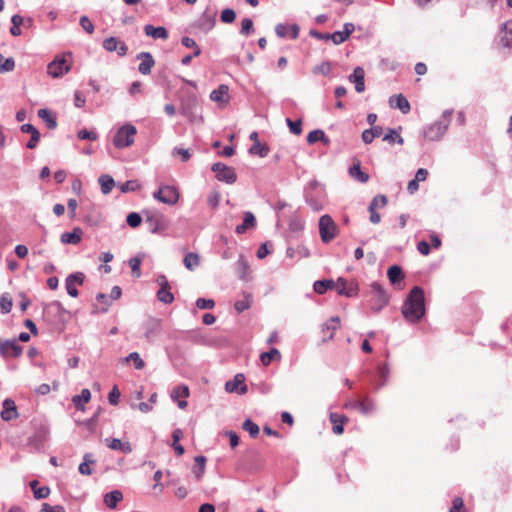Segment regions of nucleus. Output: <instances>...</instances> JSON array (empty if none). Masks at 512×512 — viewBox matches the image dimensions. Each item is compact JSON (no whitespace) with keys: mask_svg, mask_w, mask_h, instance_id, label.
I'll use <instances>...</instances> for the list:
<instances>
[{"mask_svg":"<svg viewBox=\"0 0 512 512\" xmlns=\"http://www.w3.org/2000/svg\"><path fill=\"white\" fill-rule=\"evenodd\" d=\"M339 295L346 297H354L358 294V284L354 281L348 282L346 279L339 277L334 287Z\"/></svg>","mask_w":512,"mask_h":512,"instance_id":"9d476101","label":"nucleus"},{"mask_svg":"<svg viewBox=\"0 0 512 512\" xmlns=\"http://www.w3.org/2000/svg\"><path fill=\"white\" fill-rule=\"evenodd\" d=\"M18 417L17 408L15 402L12 399H5L3 401V410L1 412V418L4 421H10Z\"/></svg>","mask_w":512,"mask_h":512,"instance_id":"6ab92c4d","label":"nucleus"},{"mask_svg":"<svg viewBox=\"0 0 512 512\" xmlns=\"http://www.w3.org/2000/svg\"><path fill=\"white\" fill-rule=\"evenodd\" d=\"M85 275L82 272H76L73 274H70L66 278V282L73 283L74 285H81L84 282Z\"/></svg>","mask_w":512,"mask_h":512,"instance_id":"e2e57ef3","label":"nucleus"},{"mask_svg":"<svg viewBox=\"0 0 512 512\" xmlns=\"http://www.w3.org/2000/svg\"><path fill=\"white\" fill-rule=\"evenodd\" d=\"M269 152V147L266 144L256 141L249 149V153L252 155H259L260 157H266Z\"/></svg>","mask_w":512,"mask_h":512,"instance_id":"79ce46f5","label":"nucleus"},{"mask_svg":"<svg viewBox=\"0 0 512 512\" xmlns=\"http://www.w3.org/2000/svg\"><path fill=\"white\" fill-rule=\"evenodd\" d=\"M122 499V492L119 490H113L104 496V503L110 509H114Z\"/></svg>","mask_w":512,"mask_h":512,"instance_id":"c756f323","label":"nucleus"},{"mask_svg":"<svg viewBox=\"0 0 512 512\" xmlns=\"http://www.w3.org/2000/svg\"><path fill=\"white\" fill-rule=\"evenodd\" d=\"M161 328L160 320L150 319L146 325L145 337L148 341H152L154 337L159 333Z\"/></svg>","mask_w":512,"mask_h":512,"instance_id":"cd10ccee","label":"nucleus"},{"mask_svg":"<svg viewBox=\"0 0 512 512\" xmlns=\"http://www.w3.org/2000/svg\"><path fill=\"white\" fill-rule=\"evenodd\" d=\"M329 418L330 422L333 424V432L337 435L342 434L344 431L343 424L348 421V418L337 413H331Z\"/></svg>","mask_w":512,"mask_h":512,"instance_id":"a878e982","label":"nucleus"},{"mask_svg":"<svg viewBox=\"0 0 512 512\" xmlns=\"http://www.w3.org/2000/svg\"><path fill=\"white\" fill-rule=\"evenodd\" d=\"M355 27L352 23H345L343 31H336L331 34V41L338 45L346 41V39L353 33Z\"/></svg>","mask_w":512,"mask_h":512,"instance_id":"aec40b11","label":"nucleus"},{"mask_svg":"<svg viewBox=\"0 0 512 512\" xmlns=\"http://www.w3.org/2000/svg\"><path fill=\"white\" fill-rule=\"evenodd\" d=\"M143 257H144V255H138L129 260V266L132 270V273L137 278H139L141 276L140 266H141Z\"/></svg>","mask_w":512,"mask_h":512,"instance_id":"49530a36","label":"nucleus"},{"mask_svg":"<svg viewBox=\"0 0 512 512\" xmlns=\"http://www.w3.org/2000/svg\"><path fill=\"white\" fill-rule=\"evenodd\" d=\"M253 31V21L250 18H244L241 21L240 33L242 35H249Z\"/></svg>","mask_w":512,"mask_h":512,"instance_id":"052dcab7","label":"nucleus"},{"mask_svg":"<svg viewBox=\"0 0 512 512\" xmlns=\"http://www.w3.org/2000/svg\"><path fill=\"white\" fill-rule=\"evenodd\" d=\"M95 462L96 461H95L93 455L91 453H86L83 456V462L80 463L79 468H78L80 474L87 475V476L91 475L92 469L90 468V466L94 465Z\"/></svg>","mask_w":512,"mask_h":512,"instance_id":"72a5a7b5","label":"nucleus"},{"mask_svg":"<svg viewBox=\"0 0 512 512\" xmlns=\"http://www.w3.org/2000/svg\"><path fill=\"white\" fill-rule=\"evenodd\" d=\"M255 225H256V218H255V216L253 215L252 212L247 211V212L244 213L243 223L236 226L235 232L237 234H243L248 229L253 228Z\"/></svg>","mask_w":512,"mask_h":512,"instance_id":"393cba45","label":"nucleus"},{"mask_svg":"<svg viewBox=\"0 0 512 512\" xmlns=\"http://www.w3.org/2000/svg\"><path fill=\"white\" fill-rule=\"evenodd\" d=\"M424 291L421 287L415 286L411 289L402 306V314L409 322L416 323L425 314Z\"/></svg>","mask_w":512,"mask_h":512,"instance_id":"f257e3e1","label":"nucleus"},{"mask_svg":"<svg viewBox=\"0 0 512 512\" xmlns=\"http://www.w3.org/2000/svg\"><path fill=\"white\" fill-rule=\"evenodd\" d=\"M195 466L193 469V472L197 479H200L205 471V465H206V457L204 456H196L195 459Z\"/></svg>","mask_w":512,"mask_h":512,"instance_id":"37998d69","label":"nucleus"},{"mask_svg":"<svg viewBox=\"0 0 512 512\" xmlns=\"http://www.w3.org/2000/svg\"><path fill=\"white\" fill-rule=\"evenodd\" d=\"M71 54L68 53L67 55H61L56 56L55 59L50 62L47 66V73L53 78H59L63 75L67 74L70 69L71 65L68 63L67 57H70Z\"/></svg>","mask_w":512,"mask_h":512,"instance_id":"423d86ee","label":"nucleus"},{"mask_svg":"<svg viewBox=\"0 0 512 512\" xmlns=\"http://www.w3.org/2000/svg\"><path fill=\"white\" fill-rule=\"evenodd\" d=\"M286 122L291 133L295 135H300L302 133V121L300 119L293 121L290 118H287Z\"/></svg>","mask_w":512,"mask_h":512,"instance_id":"5fc2aeb1","label":"nucleus"},{"mask_svg":"<svg viewBox=\"0 0 512 512\" xmlns=\"http://www.w3.org/2000/svg\"><path fill=\"white\" fill-rule=\"evenodd\" d=\"M452 110H445L440 119L430 125L424 132L425 138L430 141H438L446 133L452 116Z\"/></svg>","mask_w":512,"mask_h":512,"instance_id":"f03ea898","label":"nucleus"},{"mask_svg":"<svg viewBox=\"0 0 512 512\" xmlns=\"http://www.w3.org/2000/svg\"><path fill=\"white\" fill-rule=\"evenodd\" d=\"M319 233L322 242H331L338 233V227L328 214L322 215L319 219Z\"/></svg>","mask_w":512,"mask_h":512,"instance_id":"39448f33","label":"nucleus"},{"mask_svg":"<svg viewBox=\"0 0 512 512\" xmlns=\"http://www.w3.org/2000/svg\"><path fill=\"white\" fill-rule=\"evenodd\" d=\"M211 170L215 173L217 180L227 184H233L237 180V175L234 168L227 166L221 162L214 163Z\"/></svg>","mask_w":512,"mask_h":512,"instance_id":"6e6552de","label":"nucleus"},{"mask_svg":"<svg viewBox=\"0 0 512 512\" xmlns=\"http://www.w3.org/2000/svg\"><path fill=\"white\" fill-rule=\"evenodd\" d=\"M140 187H141V185L139 184V182L137 180H128V181L124 182L123 184H121L120 190L123 193H127V192L137 191L140 189Z\"/></svg>","mask_w":512,"mask_h":512,"instance_id":"3c124183","label":"nucleus"},{"mask_svg":"<svg viewBox=\"0 0 512 512\" xmlns=\"http://www.w3.org/2000/svg\"><path fill=\"white\" fill-rule=\"evenodd\" d=\"M77 136L81 140H91V141H95L98 138V135L96 132L88 131L86 129H82V130L78 131Z\"/></svg>","mask_w":512,"mask_h":512,"instance_id":"680f3d73","label":"nucleus"},{"mask_svg":"<svg viewBox=\"0 0 512 512\" xmlns=\"http://www.w3.org/2000/svg\"><path fill=\"white\" fill-rule=\"evenodd\" d=\"M220 18L224 23H232L236 18V13L233 9L226 8L221 12Z\"/></svg>","mask_w":512,"mask_h":512,"instance_id":"bf43d9fd","label":"nucleus"},{"mask_svg":"<svg viewBox=\"0 0 512 512\" xmlns=\"http://www.w3.org/2000/svg\"><path fill=\"white\" fill-rule=\"evenodd\" d=\"M501 42L504 47L512 50V20L507 21L504 24L503 35L501 36Z\"/></svg>","mask_w":512,"mask_h":512,"instance_id":"e433bc0d","label":"nucleus"},{"mask_svg":"<svg viewBox=\"0 0 512 512\" xmlns=\"http://www.w3.org/2000/svg\"><path fill=\"white\" fill-rule=\"evenodd\" d=\"M82 236L83 230L75 227L71 232L62 233L60 240L63 244L77 245L81 242Z\"/></svg>","mask_w":512,"mask_h":512,"instance_id":"f3484780","label":"nucleus"},{"mask_svg":"<svg viewBox=\"0 0 512 512\" xmlns=\"http://www.w3.org/2000/svg\"><path fill=\"white\" fill-rule=\"evenodd\" d=\"M242 428L247 431L252 438H256L259 434V426L251 419H246L243 422Z\"/></svg>","mask_w":512,"mask_h":512,"instance_id":"09e8293b","label":"nucleus"},{"mask_svg":"<svg viewBox=\"0 0 512 512\" xmlns=\"http://www.w3.org/2000/svg\"><path fill=\"white\" fill-rule=\"evenodd\" d=\"M153 197L164 204L174 205L179 199V193L174 186L164 185L153 193Z\"/></svg>","mask_w":512,"mask_h":512,"instance_id":"1a4fd4ad","label":"nucleus"},{"mask_svg":"<svg viewBox=\"0 0 512 512\" xmlns=\"http://www.w3.org/2000/svg\"><path fill=\"white\" fill-rule=\"evenodd\" d=\"M383 129L381 126H373L370 129H366L362 132V140L366 144L372 143L374 138L382 135Z\"/></svg>","mask_w":512,"mask_h":512,"instance_id":"473e14b6","label":"nucleus"},{"mask_svg":"<svg viewBox=\"0 0 512 512\" xmlns=\"http://www.w3.org/2000/svg\"><path fill=\"white\" fill-rule=\"evenodd\" d=\"M12 305H13L12 299L7 294H4L1 296L0 308H1L2 313H4V314L9 313L12 309Z\"/></svg>","mask_w":512,"mask_h":512,"instance_id":"6e6d98bb","label":"nucleus"},{"mask_svg":"<svg viewBox=\"0 0 512 512\" xmlns=\"http://www.w3.org/2000/svg\"><path fill=\"white\" fill-rule=\"evenodd\" d=\"M383 141H387L390 144L397 142L398 144H403L404 140L400 136V134L396 133L394 129H389L388 133L383 137Z\"/></svg>","mask_w":512,"mask_h":512,"instance_id":"603ef678","label":"nucleus"},{"mask_svg":"<svg viewBox=\"0 0 512 512\" xmlns=\"http://www.w3.org/2000/svg\"><path fill=\"white\" fill-rule=\"evenodd\" d=\"M389 103L391 107L401 110L404 114L410 111V104L402 94L390 97Z\"/></svg>","mask_w":512,"mask_h":512,"instance_id":"5701e85b","label":"nucleus"},{"mask_svg":"<svg viewBox=\"0 0 512 512\" xmlns=\"http://www.w3.org/2000/svg\"><path fill=\"white\" fill-rule=\"evenodd\" d=\"M251 303H252L251 295L250 294H244V298L242 300L236 301L235 304H234V307H235V310L238 313H241V312L249 309L250 306H251Z\"/></svg>","mask_w":512,"mask_h":512,"instance_id":"de8ad7c7","label":"nucleus"},{"mask_svg":"<svg viewBox=\"0 0 512 512\" xmlns=\"http://www.w3.org/2000/svg\"><path fill=\"white\" fill-rule=\"evenodd\" d=\"M171 287L160 288L157 292V298L164 304H170L174 301V295L170 291Z\"/></svg>","mask_w":512,"mask_h":512,"instance_id":"c03bdc74","label":"nucleus"},{"mask_svg":"<svg viewBox=\"0 0 512 512\" xmlns=\"http://www.w3.org/2000/svg\"><path fill=\"white\" fill-rule=\"evenodd\" d=\"M371 299H370V308L375 313L379 312L382 308H384L389 301L388 295L384 288L377 282L371 284Z\"/></svg>","mask_w":512,"mask_h":512,"instance_id":"20e7f679","label":"nucleus"},{"mask_svg":"<svg viewBox=\"0 0 512 512\" xmlns=\"http://www.w3.org/2000/svg\"><path fill=\"white\" fill-rule=\"evenodd\" d=\"M38 117L41 118L49 129H55L57 127L56 115L47 108L38 110Z\"/></svg>","mask_w":512,"mask_h":512,"instance_id":"4be33fe9","label":"nucleus"},{"mask_svg":"<svg viewBox=\"0 0 512 512\" xmlns=\"http://www.w3.org/2000/svg\"><path fill=\"white\" fill-rule=\"evenodd\" d=\"M281 354L278 349L271 348L268 352H263L260 355L261 363L268 366L273 360H280Z\"/></svg>","mask_w":512,"mask_h":512,"instance_id":"4c0bfd02","label":"nucleus"},{"mask_svg":"<svg viewBox=\"0 0 512 512\" xmlns=\"http://www.w3.org/2000/svg\"><path fill=\"white\" fill-rule=\"evenodd\" d=\"M189 396V388L186 385H179L171 392V398L176 400L178 398H187Z\"/></svg>","mask_w":512,"mask_h":512,"instance_id":"8fccbe9b","label":"nucleus"},{"mask_svg":"<svg viewBox=\"0 0 512 512\" xmlns=\"http://www.w3.org/2000/svg\"><path fill=\"white\" fill-rule=\"evenodd\" d=\"M228 92H229V87L225 84H221L217 89H214L211 92L210 98H211V100H213L215 102L228 101V99H229Z\"/></svg>","mask_w":512,"mask_h":512,"instance_id":"7c9ffc66","label":"nucleus"},{"mask_svg":"<svg viewBox=\"0 0 512 512\" xmlns=\"http://www.w3.org/2000/svg\"><path fill=\"white\" fill-rule=\"evenodd\" d=\"M103 194H108L115 186V181L110 175H101L98 179Z\"/></svg>","mask_w":512,"mask_h":512,"instance_id":"ea45409f","label":"nucleus"},{"mask_svg":"<svg viewBox=\"0 0 512 512\" xmlns=\"http://www.w3.org/2000/svg\"><path fill=\"white\" fill-rule=\"evenodd\" d=\"M15 68V61L12 57L4 58V62L0 65V73L13 71Z\"/></svg>","mask_w":512,"mask_h":512,"instance_id":"0e129e2a","label":"nucleus"},{"mask_svg":"<svg viewBox=\"0 0 512 512\" xmlns=\"http://www.w3.org/2000/svg\"><path fill=\"white\" fill-rule=\"evenodd\" d=\"M334 287L335 282L330 279L315 281L313 285L314 291L318 294H324L327 290L333 289Z\"/></svg>","mask_w":512,"mask_h":512,"instance_id":"a19ab883","label":"nucleus"},{"mask_svg":"<svg viewBox=\"0 0 512 512\" xmlns=\"http://www.w3.org/2000/svg\"><path fill=\"white\" fill-rule=\"evenodd\" d=\"M136 134L137 128L130 123H126L117 129L113 137V145L118 149L130 147L135 141Z\"/></svg>","mask_w":512,"mask_h":512,"instance_id":"7ed1b4c3","label":"nucleus"},{"mask_svg":"<svg viewBox=\"0 0 512 512\" xmlns=\"http://www.w3.org/2000/svg\"><path fill=\"white\" fill-rule=\"evenodd\" d=\"M22 347L16 343V340L0 339V355L3 358H17L22 354Z\"/></svg>","mask_w":512,"mask_h":512,"instance_id":"9b49d317","label":"nucleus"},{"mask_svg":"<svg viewBox=\"0 0 512 512\" xmlns=\"http://www.w3.org/2000/svg\"><path fill=\"white\" fill-rule=\"evenodd\" d=\"M348 174L352 179L360 183H366L370 178L368 173L361 170L360 161L357 159L354 161L353 165L349 167Z\"/></svg>","mask_w":512,"mask_h":512,"instance_id":"dca6fc26","label":"nucleus"},{"mask_svg":"<svg viewBox=\"0 0 512 512\" xmlns=\"http://www.w3.org/2000/svg\"><path fill=\"white\" fill-rule=\"evenodd\" d=\"M306 203L314 210L321 211L323 209V203L313 195L307 193L305 195Z\"/></svg>","mask_w":512,"mask_h":512,"instance_id":"864d4df0","label":"nucleus"},{"mask_svg":"<svg viewBox=\"0 0 512 512\" xmlns=\"http://www.w3.org/2000/svg\"><path fill=\"white\" fill-rule=\"evenodd\" d=\"M79 23L88 34H92L94 32V25L87 16H81Z\"/></svg>","mask_w":512,"mask_h":512,"instance_id":"69168bd1","label":"nucleus"},{"mask_svg":"<svg viewBox=\"0 0 512 512\" xmlns=\"http://www.w3.org/2000/svg\"><path fill=\"white\" fill-rule=\"evenodd\" d=\"M125 361L126 362L133 361L135 368L138 370L142 369L145 365L144 361L140 358V355L137 352L130 353L125 358Z\"/></svg>","mask_w":512,"mask_h":512,"instance_id":"4d7b16f0","label":"nucleus"},{"mask_svg":"<svg viewBox=\"0 0 512 512\" xmlns=\"http://www.w3.org/2000/svg\"><path fill=\"white\" fill-rule=\"evenodd\" d=\"M40 512H65V509L61 505L51 506L48 503H44Z\"/></svg>","mask_w":512,"mask_h":512,"instance_id":"774afa93","label":"nucleus"},{"mask_svg":"<svg viewBox=\"0 0 512 512\" xmlns=\"http://www.w3.org/2000/svg\"><path fill=\"white\" fill-rule=\"evenodd\" d=\"M137 58L141 59V63L138 66L139 72L143 75L150 74L155 64L153 56L149 52H141Z\"/></svg>","mask_w":512,"mask_h":512,"instance_id":"4468645a","label":"nucleus"},{"mask_svg":"<svg viewBox=\"0 0 512 512\" xmlns=\"http://www.w3.org/2000/svg\"><path fill=\"white\" fill-rule=\"evenodd\" d=\"M144 215L145 221L149 225V230L151 233L157 234L167 229L168 220L163 214L157 211L146 210L144 211Z\"/></svg>","mask_w":512,"mask_h":512,"instance_id":"0eeeda50","label":"nucleus"},{"mask_svg":"<svg viewBox=\"0 0 512 512\" xmlns=\"http://www.w3.org/2000/svg\"><path fill=\"white\" fill-rule=\"evenodd\" d=\"M21 132L32 134V137L27 142L26 147L28 149H34L37 147L39 140H40V132L36 127H34L32 124H23L20 128Z\"/></svg>","mask_w":512,"mask_h":512,"instance_id":"2eb2a0df","label":"nucleus"},{"mask_svg":"<svg viewBox=\"0 0 512 512\" xmlns=\"http://www.w3.org/2000/svg\"><path fill=\"white\" fill-rule=\"evenodd\" d=\"M215 16L214 12H208L207 10L203 12V14L198 19L197 26L200 30L204 32L210 31L215 24Z\"/></svg>","mask_w":512,"mask_h":512,"instance_id":"a211bd4d","label":"nucleus"},{"mask_svg":"<svg viewBox=\"0 0 512 512\" xmlns=\"http://www.w3.org/2000/svg\"><path fill=\"white\" fill-rule=\"evenodd\" d=\"M106 441L109 442L108 447L112 450H119L126 454L132 452V447L129 442H122L120 439L117 438H113L111 440L106 439Z\"/></svg>","mask_w":512,"mask_h":512,"instance_id":"2f4dec72","label":"nucleus"},{"mask_svg":"<svg viewBox=\"0 0 512 512\" xmlns=\"http://www.w3.org/2000/svg\"><path fill=\"white\" fill-rule=\"evenodd\" d=\"M183 263L188 270L193 271L196 267L199 266L200 257L197 253L188 252L184 256Z\"/></svg>","mask_w":512,"mask_h":512,"instance_id":"58836bf2","label":"nucleus"},{"mask_svg":"<svg viewBox=\"0 0 512 512\" xmlns=\"http://www.w3.org/2000/svg\"><path fill=\"white\" fill-rule=\"evenodd\" d=\"M126 222L130 227L136 228L141 224L142 217L139 213L131 212L128 214Z\"/></svg>","mask_w":512,"mask_h":512,"instance_id":"13d9d810","label":"nucleus"},{"mask_svg":"<svg viewBox=\"0 0 512 512\" xmlns=\"http://www.w3.org/2000/svg\"><path fill=\"white\" fill-rule=\"evenodd\" d=\"M364 76V69L362 67H356L353 74L349 77V80L355 83V90L358 93L365 90Z\"/></svg>","mask_w":512,"mask_h":512,"instance_id":"412c9836","label":"nucleus"},{"mask_svg":"<svg viewBox=\"0 0 512 512\" xmlns=\"http://www.w3.org/2000/svg\"><path fill=\"white\" fill-rule=\"evenodd\" d=\"M387 276L389 278V281L393 285H396L404 278L403 271H402L401 267L398 265H392L391 267H389V269L387 271Z\"/></svg>","mask_w":512,"mask_h":512,"instance_id":"c9c22d12","label":"nucleus"},{"mask_svg":"<svg viewBox=\"0 0 512 512\" xmlns=\"http://www.w3.org/2000/svg\"><path fill=\"white\" fill-rule=\"evenodd\" d=\"M196 306L199 309H212L215 306V302L212 299L198 298Z\"/></svg>","mask_w":512,"mask_h":512,"instance_id":"338daca9","label":"nucleus"},{"mask_svg":"<svg viewBox=\"0 0 512 512\" xmlns=\"http://www.w3.org/2000/svg\"><path fill=\"white\" fill-rule=\"evenodd\" d=\"M245 377L243 374H237L233 380L225 383V390L229 393H237L243 395L247 392V386L244 384Z\"/></svg>","mask_w":512,"mask_h":512,"instance_id":"ddd939ff","label":"nucleus"},{"mask_svg":"<svg viewBox=\"0 0 512 512\" xmlns=\"http://www.w3.org/2000/svg\"><path fill=\"white\" fill-rule=\"evenodd\" d=\"M103 48L108 52H117L119 56H124L127 54L128 47L123 42L117 39L116 37H109L103 41Z\"/></svg>","mask_w":512,"mask_h":512,"instance_id":"f8f14e48","label":"nucleus"},{"mask_svg":"<svg viewBox=\"0 0 512 512\" xmlns=\"http://www.w3.org/2000/svg\"><path fill=\"white\" fill-rule=\"evenodd\" d=\"M144 32L147 36H150L154 39L166 40L168 38V31L165 27L162 26L154 27L153 25H146L144 27Z\"/></svg>","mask_w":512,"mask_h":512,"instance_id":"b1692460","label":"nucleus"},{"mask_svg":"<svg viewBox=\"0 0 512 512\" xmlns=\"http://www.w3.org/2000/svg\"><path fill=\"white\" fill-rule=\"evenodd\" d=\"M318 141H321L324 145L330 144V139L325 135L324 131L321 129L313 130L307 135V142L310 145Z\"/></svg>","mask_w":512,"mask_h":512,"instance_id":"c85d7f7f","label":"nucleus"},{"mask_svg":"<svg viewBox=\"0 0 512 512\" xmlns=\"http://www.w3.org/2000/svg\"><path fill=\"white\" fill-rule=\"evenodd\" d=\"M339 321H340L339 317L335 316V317L330 318L327 322H325L322 325L323 333H326L327 331L330 332V334L327 337L323 338V342L333 339L334 332L338 329Z\"/></svg>","mask_w":512,"mask_h":512,"instance_id":"bb28decb","label":"nucleus"},{"mask_svg":"<svg viewBox=\"0 0 512 512\" xmlns=\"http://www.w3.org/2000/svg\"><path fill=\"white\" fill-rule=\"evenodd\" d=\"M375 410V404L372 399L369 397H364L362 400L359 401V411L362 414H370L374 412Z\"/></svg>","mask_w":512,"mask_h":512,"instance_id":"a18cd8bd","label":"nucleus"},{"mask_svg":"<svg viewBox=\"0 0 512 512\" xmlns=\"http://www.w3.org/2000/svg\"><path fill=\"white\" fill-rule=\"evenodd\" d=\"M91 398V392L89 389H83L79 395H75L72 398V402L76 409L83 410V404L89 402Z\"/></svg>","mask_w":512,"mask_h":512,"instance_id":"f704fd0d","label":"nucleus"}]
</instances>
